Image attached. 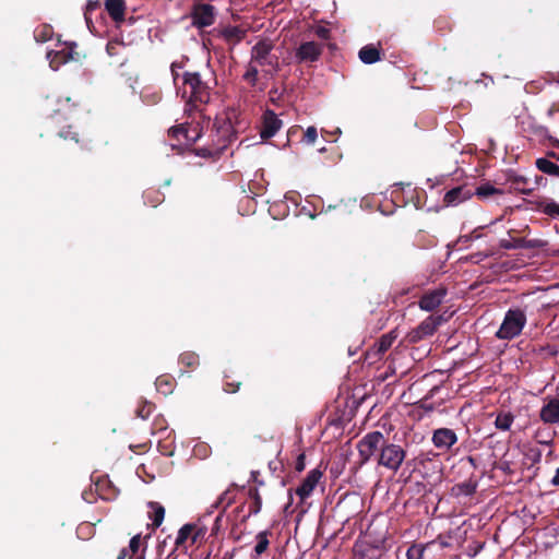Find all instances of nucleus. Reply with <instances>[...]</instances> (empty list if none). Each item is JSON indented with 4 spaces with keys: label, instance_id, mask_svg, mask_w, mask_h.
Here are the masks:
<instances>
[{
    "label": "nucleus",
    "instance_id": "1",
    "mask_svg": "<svg viewBox=\"0 0 559 559\" xmlns=\"http://www.w3.org/2000/svg\"><path fill=\"white\" fill-rule=\"evenodd\" d=\"M183 90L181 96L188 105L198 108L200 105L209 103L211 98V87L204 82L199 72L186 71L181 75Z\"/></svg>",
    "mask_w": 559,
    "mask_h": 559
},
{
    "label": "nucleus",
    "instance_id": "2",
    "mask_svg": "<svg viewBox=\"0 0 559 559\" xmlns=\"http://www.w3.org/2000/svg\"><path fill=\"white\" fill-rule=\"evenodd\" d=\"M212 129V144L207 147H201L197 154L202 157H219L228 145L235 140L236 135L229 121L214 123Z\"/></svg>",
    "mask_w": 559,
    "mask_h": 559
},
{
    "label": "nucleus",
    "instance_id": "3",
    "mask_svg": "<svg viewBox=\"0 0 559 559\" xmlns=\"http://www.w3.org/2000/svg\"><path fill=\"white\" fill-rule=\"evenodd\" d=\"M386 437L379 430L366 433L358 442L357 450L359 455V464L365 465L372 459L377 461Z\"/></svg>",
    "mask_w": 559,
    "mask_h": 559
},
{
    "label": "nucleus",
    "instance_id": "4",
    "mask_svg": "<svg viewBox=\"0 0 559 559\" xmlns=\"http://www.w3.org/2000/svg\"><path fill=\"white\" fill-rule=\"evenodd\" d=\"M526 324V314L522 309H509L496 333L499 340H512L521 334Z\"/></svg>",
    "mask_w": 559,
    "mask_h": 559
},
{
    "label": "nucleus",
    "instance_id": "5",
    "mask_svg": "<svg viewBox=\"0 0 559 559\" xmlns=\"http://www.w3.org/2000/svg\"><path fill=\"white\" fill-rule=\"evenodd\" d=\"M406 457V451L400 444L391 443L386 439L380 453H378L377 463L392 472H397Z\"/></svg>",
    "mask_w": 559,
    "mask_h": 559
},
{
    "label": "nucleus",
    "instance_id": "6",
    "mask_svg": "<svg viewBox=\"0 0 559 559\" xmlns=\"http://www.w3.org/2000/svg\"><path fill=\"white\" fill-rule=\"evenodd\" d=\"M76 106V103L72 102L70 97H59L55 95L47 96L43 104L44 110L49 117L61 116L64 120L71 117Z\"/></svg>",
    "mask_w": 559,
    "mask_h": 559
},
{
    "label": "nucleus",
    "instance_id": "7",
    "mask_svg": "<svg viewBox=\"0 0 559 559\" xmlns=\"http://www.w3.org/2000/svg\"><path fill=\"white\" fill-rule=\"evenodd\" d=\"M443 318L442 316H429L427 317L420 324L413 329L411 332L406 335V341L409 344H415L420 342L421 340H425L426 337H429L433 335V333L437 331L438 326L442 323Z\"/></svg>",
    "mask_w": 559,
    "mask_h": 559
},
{
    "label": "nucleus",
    "instance_id": "8",
    "mask_svg": "<svg viewBox=\"0 0 559 559\" xmlns=\"http://www.w3.org/2000/svg\"><path fill=\"white\" fill-rule=\"evenodd\" d=\"M216 14L214 5L203 2L194 3L191 9L192 24L198 28L211 26L215 22Z\"/></svg>",
    "mask_w": 559,
    "mask_h": 559
},
{
    "label": "nucleus",
    "instance_id": "9",
    "mask_svg": "<svg viewBox=\"0 0 559 559\" xmlns=\"http://www.w3.org/2000/svg\"><path fill=\"white\" fill-rule=\"evenodd\" d=\"M274 45L270 39L259 40L251 49L250 62L257 66H273L277 62L276 57L271 56Z\"/></svg>",
    "mask_w": 559,
    "mask_h": 559
},
{
    "label": "nucleus",
    "instance_id": "10",
    "mask_svg": "<svg viewBox=\"0 0 559 559\" xmlns=\"http://www.w3.org/2000/svg\"><path fill=\"white\" fill-rule=\"evenodd\" d=\"M399 333L396 330H392L386 334H383L371 348L368 349L366 356L370 362H376L392 347L394 341L397 338Z\"/></svg>",
    "mask_w": 559,
    "mask_h": 559
},
{
    "label": "nucleus",
    "instance_id": "11",
    "mask_svg": "<svg viewBox=\"0 0 559 559\" xmlns=\"http://www.w3.org/2000/svg\"><path fill=\"white\" fill-rule=\"evenodd\" d=\"M283 122L278 119L277 115L271 110L266 109L262 115V122L260 128V136L262 140H267L274 136L277 131L282 128Z\"/></svg>",
    "mask_w": 559,
    "mask_h": 559
},
{
    "label": "nucleus",
    "instance_id": "12",
    "mask_svg": "<svg viewBox=\"0 0 559 559\" xmlns=\"http://www.w3.org/2000/svg\"><path fill=\"white\" fill-rule=\"evenodd\" d=\"M539 419L547 425H559V399L546 396L539 411Z\"/></svg>",
    "mask_w": 559,
    "mask_h": 559
},
{
    "label": "nucleus",
    "instance_id": "13",
    "mask_svg": "<svg viewBox=\"0 0 559 559\" xmlns=\"http://www.w3.org/2000/svg\"><path fill=\"white\" fill-rule=\"evenodd\" d=\"M323 52V46L316 41H305L296 50V59L299 62H316Z\"/></svg>",
    "mask_w": 559,
    "mask_h": 559
},
{
    "label": "nucleus",
    "instance_id": "14",
    "mask_svg": "<svg viewBox=\"0 0 559 559\" xmlns=\"http://www.w3.org/2000/svg\"><path fill=\"white\" fill-rule=\"evenodd\" d=\"M322 476L323 472L320 468H313L308 473L306 478L301 481L300 486L296 488V495L300 498L301 501H305L308 497L311 496Z\"/></svg>",
    "mask_w": 559,
    "mask_h": 559
},
{
    "label": "nucleus",
    "instance_id": "15",
    "mask_svg": "<svg viewBox=\"0 0 559 559\" xmlns=\"http://www.w3.org/2000/svg\"><path fill=\"white\" fill-rule=\"evenodd\" d=\"M431 441L437 449L449 451L457 442V436L453 429L438 428L432 432Z\"/></svg>",
    "mask_w": 559,
    "mask_h": 559
},
{
    "label": "nucleus",
    "instance_id": "16",
    "mask_svg": "<svg viewBox=\"0 0 559 559\" xmlns=\"http://www.w3.org/2000/svg\"><path fill=\"white\" fill-rule=\"evenodd\" d=\"M75 43H72L59 51H49L47 57L50 59V67L57 70L60 66L71 60H79V53L74 51Z\"/></svg>",
    "mask_w": 559,
    "mask_h": 559
},
{
    "label": "nucleus",
    "instance_id": "17",
    "mask_svg": "<svg viewBox=\"0 0 559 559\" xmlns=\"http://www.w3.org/2000/svg\"><path fill=\"white\" fill-rule=\"evenodd\" d=\"M445 294L447 290L443 288H438L424 294L418 301L420 309L426 311L435 310L442 302Z\"/></svg>",
    "mask_w": 559,
    "mask_h": 559
},
{
    "label": "nucleus",
    "instance_id": "18",
    "mask_svg": "<svg viewBox=\"0 0 559 559\" xmlns=\"http://www.w3.org/2000/svg\"><path fill=\"white\" fill-rule=\"evenodd\" d=\"M477 487L478 480L474 477H469L464 481L453 485L450 495L453 498L472 497L476 492Z\"/></svg>",
    "mask_w": 559,
    "mask_h": 559
},
{
    "label": "nucleus",
    "instance_id": "19",
    "mask_svg": "<svg viewBox=\"0 0 559 559\" xmlns=\"http://www.w3.org/2000/svg\"><path fill=\"white\" fill-rule=\"evenodd\" d=\"M473 192L464 186L455 187L449 190L443 198V202L448 206H455L465 200L472 198Z\"/></svg>",
    "mask_w": 559,
    "mask_h": 559
},
{
    "label": "nucleus",
    "instance_id": "20",
    "mask_svg": "<svg viewBox=\"0 0 559 559\" xmlns=\"http://www.w3.org/2000/svg\"><path fill=\"white\" fill-rule=\"evenodd\" d=\"M221 37L231 45L239 44L247 35V31L240 26H225L218 31Z\"/></svg>",
    "mask_w": 559,
    "mask_h": 559
},
{
    "label": "nucleus",
    "instance_id": "21",
    "mask_svg": "<svg viewBox=\"0 0 559 559\" xmlns=\"http://www.w3.org/2000/svg\"><path fill=\"white\" fill-rule=\"evenodd\" d=\"M105 8L109 16L116 23L124 21L126 2L124 0H106Z\"/></svg>",
    "mask_w": 559,
    "mask_h": 559
},
{
    "label": "nucleus",
    "instance_id": "22",
    "mask_svg": "<svg viewBox=\"0 0 559 559\" xmlns=\"http://www.w3.org/2000/svg\"><path fill=\"white\" fill-rule=\"evenodd\" d=\"M360 61L365 64H372L381 60V49L374 45H366L358 52Z\"/></svg>",
    "mask_w": 559,
    "mask_h": 559
},
{
    "label": "nucleus",
    "instance_id": "23",
    "mask_svg": "<svg viewBox=\"0 0 559 559\" xmlns=\"http://www.w3.org/2000/svg\"><path fill=\"white\" fill-rule=\"evenodd\" d=\"M179 365L182 367L181 372L193 371L200 365L199 355L194 352H183L179 356Z\"/></svg>",
    "mask_w": 559,
    "mask_h": 559
},
{
    "label": "nucleus",
    "instance_id": "24",
    "mask_svg": "<svg viewBox=\"0 0 559 559\" xmlns=\"http://www.w3.org/2000/svg\"><path fill=\"white\" fill-rule=\"evenodd\" d=\"M510 189L522 194H531L533 188L528 187V179L522 175H510L508 177Z\"/></svg>",
    "mask_w": 559,
    "mask_h": 559
},
{
    "label": "nucleus",
    "instance_id": "25",
    "mask_svg": "<svg viewBox=\"0 0 559 559\" xmlns=\"http://www.w3.org/2000/svg\"><path fill=\"white\" fill-rule=\"evenodd\" d=\"M148 508L151 512L148 513L150 519L152 520V527L157 528L162 525L165 518V508L156 501L148 502Z\"/></svg>",
    "mask_w": 559,
    "mask_h": 559
},
{
    "label": "nucleus",
    "instance_id": "26",
    "mask_svg": "<svg viewBox=\"0 0 559 559\" xmlns=\"http://www.w3.org/2000/svg\"><path fill=\"white\" fill-rule=\"evenodd\" d=\"M514 421V415L511 412L499 411L495 419V427L501 431L510 430Z\"/></svg>",
    "mask_w": 559,
    "mask_h": 559
},
{
    "label": "nucleus",
    "instance_id": "27",
    "mask_svg": "<svg viewBox=\"0 0 559 559\" xmlns=\"http://www.w3.org/2000/svg\"><path fill=\"white\" fill-rule=\"evenodd\" d=\"M536 168L549 176L559 177V165L555 164L548 158H537L535 162Z\"/></svg>",
    "mask_w": 559,
    "mask_h": 559
},
{
    "label": "nucleus",
    "instance_id": "28",
    "mask_svg": "<svg viewBox=\"0 0 559 559\" xmlns=\"http://www.w3.org/2000/svg\"><path fill=\"white\" fill-rule=\"evenodd\" d=\"M156 389L163 395L171 394L175 388V379L169 374L159 376L155 381Z\"/></svg>",
    "mask_w": 559,
    "mask_h": 559
},
{
    "label": "nucleus",
    "instance_id": "29",
    "mask_svg": "<svg viewBox=\"0 0 559 559\" xmlns=\"http://www.w3.org/2000/svg\"><path fill=\"white\" fill-rule=\"evenodd\" d=\"M271 535H272V532L269 530L262 531L257 534V536H255L257 544L254 546V554L257 557H260L269 548V545H270L269 536H271Z\"/></svg>",
    "mask_w": 559,
    "mask_h": 559
},
{
    "label": "nucleus",
    "instance_id": "30",
    "mask_svg": "<svg viewBox=\"0 0 559 559\" xmlns=\"http://www.w3.org/2000/svg\"><path fill=\"white\" fill-rule=\"evenodd\" d=\"M248 495L251 500L249 503V515H255L261 511L262 508V498L258 487L250 488Z\"/></svg>",
    "mask_w": 559,
    "mask_h": 559
},
{
    "label": "nucleus",
    "instance_id": "31",
    "mask_svg": "<svg viewBox=\"0 0 559 559\" xmlns=\"http://www.w3.org/2000/svg\"><path fill=\"white\" fill-rule=\"evenodd\" d=\"M194 530L195 525L191 523L181 526L175 540V549L181 548L187 542V539L191 538V534L193 533Z\"/></svg>",
    "mask_w": 559,
    "mask_h": 559
},
{
    "label": "nucleus",
    "instance_id": "32",
    "mask_svg": "<svg viewBox=\"0 0 559 559\" xmlns=\"http://www.w3.org/2000/svg\"><path fill=\"white\" fill-rule=\"evenodd\" d=\"M235 500V496L231 493L230 488L225 490L218 499L215 501V503L212 506L214 509H223L225 511Z\"/></svg>",
    "mask_w": 559,
    "mask_h": 559
},
{
    "label": "nucleus",
    "instance_id": "33",
    "mask_svg": "<svg viewBox=\"0 0 559 559\" xmlns=\"http://www.w3.org/2000/svg\"><path fill=\"white\" fill-rule=\"evenodd\" d=\"M53 29L50 25L44 24L36 28L34 37L37 43H46L52 38Z\"/></svg>",
    "mask_w": 559,
    "mask_h": 559
},
{
    "label": "nucleus",
    "instance_id": "34",
    "mask_svg": "<svg viewBox=\"0 0 559 559\" xmlns=\"http://www.w3.org/2000/svg\"><path fill=\"white\" fill-rule=\"evenodd\" d=\"M188 123L171 127L168 131V135L180 143H185L188 133Z\"/></svg>",
    "mask_w": 559,
    "mask_h": 559
},
{
    "label": "nucleus",
    "instance_id": "35",
    "mask_svg": "<svg viewBox=\"0 0 559 559\" xmlns=\"http://www.w3.org/2000/svg\"><path fill=\"white\" fill-rule=\"evenodd\" d=\"M143 198L145 203L151 204V206L156 207L164 201V194L157 190L148 189L144 192Z\"/></svg>",
    "mask_w": 559,
    "mask_h": 559
},
{
    "label": "nucleus",
    "instance_id": "36",
    "mask_svg": "<svg viewBox=\"0 0 559 559\" xmlns=\"http://www.w3.org/2000/svg\"><path fill=\"white\" fill-rule=\"evenodd\" d=\"M475 194L479 198H488L493 194H503V191L495 188L490 183H484L476 188Z\"/></svg>",
    "mask_w": 559,
    "mask_h": 559
},
{
    "label": "nucleus",
    "instance_id": "37",
    "mask_svg": "<svg viewBox=\"0 0 559 559\" xmlns=\"http://www.w3.org/2000/svg\"><path fill=\"white\" fill-rule=\"evenodd\" d=\"M258 68L254 63L249 62L246 73L243 74V80L250 84V86L254 87L258 82Z\"/></svg>",
    "mask_w": 559,
    "mask_h": 559
},
{
    "label": "nucleus",
    "instance_id": "38",
    "mask_svg": "<svg viewBox=\"0 0 559 559\" xmlns=\"http://www.w3.org/2000/svg\"><path fill=\"white\" fill-rule=\"evenodd\" d=\"M126 46L119 40H109L106 45V51L110 57L119 56Z\"/></svg>",
    "mask_w": 559,
    "mask_h": 559
},
{
    "label": "nucleus",
    "instance_id": "39",
    "mask_svg": "<svg viewBox=\"0 0 559 559\" xmlns=\"http://www.w3.org/2000/svg\"><path fill=\"white\" fill-rule=\"evenodd\" d=\"M241 384V381L233 380L228 374H225L223 390L226 393H236L239 391Z\"/></svg>",
    "mask_w": 559,
    "mask_h": 559
},
{
    "label": "nucleus",
    "instance_id": "40",
    "mask_svg": "<svg viewBox=\"0 0 559 559\" xmlns=\"http://www.w3.org/2000/svg\"><path fill=\"white\" fill-rule=\"evenodd\" d=\"M201 136V128L199 124H189L188 133L185 143L191 144L197 142Z\"/></svg>",
    "mask_w": 559,
    "mask_h": 559
},
{
    "label": "nucleus",
    "instance_id": "41",
    "mask_svg": "<svg viewBox=\"0 0 559 559\" xmlns=\"http://www.w3.org/2000/svg\"><path fill=\"white\" fill-rule=\"evenodd\" d=\"M500 247L506 250L524 249L523 238H513L511 240L502 239Z\"/></svg>",
    "mask_w": 559,
    "mask_h": 559
},
{
    "label": "nucleus",
    "instance_id": "42",
    "mask_svg": "<svg viewBox=\"0 0 559 559\" xmlns=\"http://www.w3.org/2000/svg\"><path fill=\"white\" fill-rule=\"evenodd\" d=\"M524 249H543L548 246V241L539 238H523Z\"/></svg>",
    "mask_w": 559,
    "mask_h": 559
},
{
    "label": "nucleus",
    "instance_id": "43",
    "mask_svg": "<svg viewBox=\"0 0 559 559\" xmlns=\"http://www.w3.org/2000/svg\"><path fill=\"white\" fill-rule=\"evenodd\" d=\"M425 548L421 545L413 544L406 551L407 559H421Z\"/></svg>",
    "mask_w": 559,
    "mask_h": 559
},
{
    "label": "nucleus",
    "instance_id": "44",
    "mask_svg": "<svg viewBox=\"0 0 559 559\" xmlns=\"http://www.w3.org/2000/svg\"><path fill=\"white\" fill-rule=\"evenodd\" d=\"M542 211L548 216H559V204L556 202H548L543 205Z\"/></svg>",
    "mask_w": 559,
    "mask_h": 559
},
{
    "label": "nucleus",
    "instance_id": "45",
    "mask_svg": "<svg viewBox=\"0 0 559 559\" xmlns=\"http://www.w3.org/2000/svg\"><path fill=\"white\" fill-rule=\"evenodd\" d=\"M318 138V132L316 127H308L306 132L304 133V141L308 144H313Z\"/></svg>",
    "mask_w": 559,
    "mask_h": 559
},
{
    "label": "nucleus",
    "instance_id": "46",
    "mask_svg": "<svg viewBox=\"0 0 559 559\" xmlns=\"http://www.w3.org/2000/svg\"><path fill=\"white\" fill-rule=\"evenodd\" d=\"M59 136L64 140H73L75 142H79V134L75 131H72V127L69 126L67 130H61L59 132Z\"/></svg>",
    "mask_w": 559,
    "mask_h": 559
},
{
    "label": "nucleus",
    "instance_id": "47",
    "mask_svg": "<svg viewBox=\"0 0 559 559\" xmlns=\"http://www.w3.org/2000/svg\"><path fill=\"white\" fill-rule=\"evenodd\" d=\"M152 409L153 405L150 403H145L144 405L136 409V415L142 419H146L151 415Z\"/></svg>",
    "mask_w": 559,
    "mask_h": 559
},
{
    "label": "nucleus",
    "instance_id": "48",
    "mask_svg": "<svg viewBox=\"0 0 559 559\" xmlns=\"http://www.w3.org/2000/svg\"><path fill=\"white\" fill-rule=\"evenodd\" d=\"M534 133L536 135L544 136V138L548 139L549 141H552L556 144H559V141L554 140L552 136L549 134L548 128H546L544 126L536 127Z\"/></svg>",
    "mask_w": 559,
    "mask_h": 559
},
{
    "label": "nucleus",
    "instance_id": "49",
    "mask_svg": "<svg viewBox=\"0 0 559 559\" xmlns=\"http://www.w3.org/2000/svg\"><path fill=\"white\" fill-rule=\"evenodd\" d=\"M317 37L323 40H328L331 36V31L324 26H317L313 29Z\"/></svg>",
    "mask_w": 559,
    "mask_h": 559
},
{
    "label": "nucleus",
    "instance_id": "50",
    "mask_svg": "<svg viewBox=\"0 0 559 559\" xmlns=\"http://www.w3.org/2000/svg\"><path fill=\"white\" fill-rule=\"evenodd\" d=\"M141 545V534L134 535L129 543V549L133 555H136Z\"/></svg>",
    "mask_w": 559,
    "mask_h": 559
},
{
    "label": "nucleus",
    "instance_id": "51",
    "mask_svg": "<svg viewBox=\"0 0 559 559\" xmlns=\"http://www.w3.org/2000/svg\"><path fill=\"white\" fill-rule=\"evenodd\" d=\"M206 533L205 527H197L191 534V545L195 544L200 538H202Z\"/></svg>",
    "mask_w": 559,
    "mask_h": 559
},
{
    "label": "nucleus",
    "instance_id": "52",
    "mask_svg": "<svg viewBox=\"0 0 559 559\" xmlns=\"http://www.w3.org/2000/svg\"><path fill=\"white\" fill-rule=\"evenodd\" d=\"M305 467H306V455H305V453H300L296 459L295 469L300 473L305 469Z\"/></svg>",
    "mask_w": 559,
    "mask_h": 559
},
{
    "label": "nucleus",
    "instance_id": "53",
    "mask_svg": "<svg viewBox=\"0 0 559 559\" xmlns=\"http://www.w3.org/2000/svg\"><path fill=\"white\" fill-rule=\"evenodd\" d=\"M182 68V63L181 62H173L171 66H170V71H171V75H173V79H174V82H177V80L179 79L180 74L178 72L177 69H180Z\"/></svg>",
    "mask_w": 559,
    "mask_h": 559
},
{
    "label": "nucleus",
    "instance_id": "54",
    "mask_svg": "<svg viewBox=\"0 0 559 559\" xmlns=\"http://www.w3.org/2000/svg\"><path fill=\"white\" fill-rule=\"evenodd\" d=\"M435 25L440 31L450 29L449 23H448L447 19H444V17H438L435 21Z\"/></svg>",
    "mask_w": 559,
    "mask_h": 559
},
{
    "label": "nucleus",
    "instance_id": "55",
    "mask_svg": "<svg viewBox=\"0 0 559 559\" xmlns=\"http://www.w3.org/2000/svg\"><path fill=\"white\" fill-rule=\"evenodd\" d=\"M194 453L197 455H201L202 457H205L207 455V447L205 444H198L194 448Z\"/></svg>",
    "mask_w": 559,
    "mask_h": 559
},
{
    "label": "nucleus",
    "instance_id": "56",
    "mask_svg": "<svg viewBox=\"0 0 559 559\" xmlns=\"http://www.w3.org/2000/svg\"><path fill=\"white\" fill-rule=\"evenodd\" d=\"M158 451L165 456H171L174 454V450L168 449L162 442L158 443Z\"/></svg>",
    "mask_w": 559,
    "mask_h": 559
},
{
    "label": "nucleus",
    "instance_id": "57",
    "mask_svg": "<svg viewBox=\"0 0 559 559\" xmlns=\"http://www.w3.org/2000/svg\"><path fill=\"white\" fill-rule=\"evenodd\" d=\"M479 229L480 228H476L474 229L471 234L468 235H464L465 238H468V239H478L481 237V234L479 233Z\"/></svg>",
    "mask_w": 559,
    "mask_h": 559
},
{
    "label": "nucleus",
    "instance_id": "58",
    "mask_svg": "<svg viewBox=\"0 0 559 559\" xmlns=\"http://www.w3.org/2000/svg\"><path fill=\"white\" fill-rule=\"evenodd\" d=\"M258 476H259V472H255V471L251 472V479H252V480H253L258 486H262V485H263V481H262V480H260V479L258 478Z\"/></svg>",
    "mask_w": 559,
    "mask_h": 559
},
{
    "label": "nucleus",
    "instance_id": "59",
    "mask_svg": "<svg viewBox=\"0 0 559 559\" xmlns=\"http://www.w3.org/2000/svg\"><path fill=\"white\" fill-rule=\"evenodd\" d=\"M545 158H548V159L552 158V159H556V160L559 162V153H557L555 151H548L546 153V157Z\"/></svg>",
    "mask_w": 559,
    "mask_h": 559
},
{
    "label": "nucleus",
    "instance_id": "60",
    "mask_svg": "<svg viewBox=\"0 0 559 559\" xmlns=\"http://www.w3.org/2000/svg\"><path fill=\"white\" fill-rule=\"evenodd\" d=\"M98 7V2L88 1L86 5V12L95 10ZM85 17L87 19V13H85Z\"/></svg>",
    "mask_w": 559,
    "mask_h": 559
},
{
    "label": "nucleus",
    "instance_id": "61",
    "mask_svg": "<svg viewBox=\"0 0 559 559\" xmlns=\"http://www.w3.org/2000/svg\"><path fill=\"white\" fill-rule=\"evenodd\" d=\"M559 112V106L554 104L549 109H548V116L549 117H554L555 114Z\"/></svg>",
    "mask_w": 559,
    "mask_h": 559
},
{
    "label": "nucleus",
    "instance_id": "62",
    "mask_svg": "<svg viewBox=\"0 0 559 559\" xmlns=\"http://www.w3.org/2000/svg\"><path fill=\"white\" fill-rule=\"evenodd\" d=\"M552 486H559V467L556 471L555 476L550 480Z\"/></svg>",
    "mask_w": 559,
    "mask_h": 559
},
{
    "label": "nucleus",
    "instance_id": "63",
    "mask_svg": "<svg viewBox=\"0 0 559 559\" xmlns=\"http://www.w3.org/2000/svg\"><path fill=\"white\" fill-rule=\"evenodd\" d=\"M128 556V549L127 548H122L118 555V558L117 559H126Z\"/></svg>",
    "mask_w": 559,
    "mask_h": 559
},
{
    "label": "nucleus",
    "instance_id": "64",
    "mask_svg": "<svg viewBox=\"0 0 559 559\" xmlns=\"http://www.w3.org/2000/svg\"><path fill=\"white\" fill-rule=\"evenodd\" d=\"M276 95H277V88H273V90L270 91V99H271V102L275 103Z\"/></svg>",
    "mask_w": 559,
    "mask_h": 559
}]
</instances>
